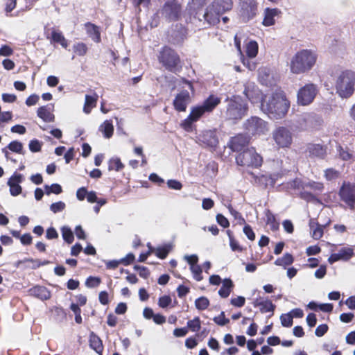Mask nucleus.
<instances>
[{"label": "nucleus", "instance_id": "nucleus-48", "mask_svg": "<svg viewBox=\"0 0 355 355\" xmlns=\"http://www.w3.org/2000/svg\"><path fill=\"white\" fill-rule=\"evenodd\" d=\"M281 324L284 327H290L293 325V316L291 313L282 314L280 316Z\"/></svg>", "mask_w": 355, "mask_h": 355}, {"label": "nucleus", "instance_id": "nucleus-40", "mask_svg": "<svg viewBox=\"0 0 355 355\" xmlns=\"http://www.w3.org/2000/svg\"><path fill=\"white\" fill-rule=\"evenodd\" d=\"M63 239L68 243H71L73 241V234L71 230L67 226H64L61 229Z\"/></svg>", "mask_w": 355, "mask_h": 355}, {"label": "nucleus", "instance_id": "nucleus-37", "mask_svg": "<svg viewBox=\"0 0 355 355\" xmlns=\"http://www.w3.org/2000/svg\"><path fill=\"white\" fill-rule=\"evenodd\" d=\"M205 113L207 112L205 110H204V108L200 105L193 107L191 109L189 115L191 116L193 121H197Z\"/></svg>", "mask_w": 355, "mask_h": 355}, {"label": "nucleus", "instance_id": "nucleus-16", "mask_svg": "<svg viewBox=\"0 0 355 355\" xmlns=\"http://www.w3.org/2000/svg\"><path fill=\"white\" fill-rule=\"evenodd\" d=\"M354 256V250L352 248L344 247L338 250L337 253L330 255L328 261L332 264L340 260L348 261Z\"/></svg>", "mask_w": 355, "mask_h": 355}, {"label": "nucleus", "instance_id": "nucleus-8", "mask_svg": "<svg viewBox=\"0 0 355 355\" xmlns=\"http://www.w3.org/2000/svg\"><path fill=\"white\" fill-rule=\"evenodd\" d=\"M318 87L313 83H308L300 88L297 94V101L300 105L311 104L316 96Z\"/></svg>", "mask_w": 355, "mask_h": 355}, {"label": "nucleus", "instance_id": "nucleus-62", "mask_svg": "<svg viewBox=\"0 0 355 355\" xmlns=\"http://www.w3.org/2000/svg\"><path fill=\"white\" fill-rule=\"evenodd\" d=\"M171 302V298L168 295H164L159 297L158 304L162 308H166Z\"/></svg>", "mask_w": 355, "mask_h": 355}, {"label": "nucleus", "instance_id": "nucleus-11", "mask_svg": "<svg viewBox=\"0 0 355 355\" xmlns=\"http://www.w3.org/2000/svg\"><path fill=\"white\" fill-rule=\"evenodd\" d=\"M339 195L351 209H354L355 203V185L349 182H344L339 191Z\"/></svg>", "mask_w": 355, "mask_h": 355}, {"label": "nucleus", "instance_id": "nucleus-24", "mask_svg": "<svg viewBox=\"0 0 355 355\" xmlns=\"http://www.w3.org/2000/svg\"><path fill=\"white\" fill-rule=\"evenodd\" d=\"M279 12L277 8H267L264 11V18L263 24L266 26H270L275 24V17Z\"/></svg>", "mask_w": 355, "mask_h": 355}, {"label": "nucleus", "instance_id": "nucleus-33", "mask_svg": "<svg viewBox=\"0 0 355 355\" xmlns=\"http://www.w3.org/2000/svg\"><path fill=\"white\" fill-rule=\"evenodd\" d=\"M258 53V44L254 40L250 41L246 44V54L248 57L254 58L257 56Z\"/></svg>", "mask_w": 355, "mask_h": 355}, {"label": "nucleus", "instance_id": "nucleus-22", "mask_svg": "<svg viewBox=\"0 0 355 355\" xmlns=\"http://www.w3.org/2000/svg\"><path fill=\"white\" fill-rule=\"evenodd\" d=\"M85 28L87 34L94 42L99 43L101 42V33L98 26L87 22L85 24Z\"/></svg>", "mask_w": 355, "mask_h": 355}, {"label": "nucleus", "instance_id": "nucleus-43", "mask_svg": "<svg viewBox=\"0 0 355 355\" xmlns=\"http://www.w3.org/2000/svg\"><path fill=\"white\" fill-rule=\"evenodd\" d=\"M309 188L317 192H322L324 189V185L322 182L309 181L304 183V189Z\"/></svg>", "mask_w": 355, "mask_h": 355}, {"label": "nucleus", "instance_id": "nucleus-55", "mask_svg": "<svg viewBox=\"0 0 355 355\" xmlns=\"http://www.w3.org/2000/svg\"><path fill=\"white\" fill-rule=\"evenodd\" d=\"M101 279L96 277H89L85 282V285L88 288H94L99 285Z\"/></svg>", "mask_w": 355, "mask_h": 355}, {"label": "nucleus", "instance_id": "nucleus-3", "mask_svg": "<svg viewBox=\"0 0 355 355\" xmlns=\"http://www.w3.org/2000/svg\"><path fill=\"white\" fill-rule=\"evenodd\" d=\"M226 102L225 118L236 123L247 114L248 105L245 100L240 96L227 98Z\"/></svg>", "mask_w": 355, "mask_h": 355}, {"label": "nucleus", "instance_id": "nucleus-51", "mask_svg": "<svg viewBox=\"0 0 355 355\" xmlns=\"http://www.w3.org/2000/svg\"><path fill=\"white\" fill-rule=\"evenodd\" d=\"M196 122L191 118L190 115H189L185 119H184L181 123V127L186 130L187 132H191L192 130V124Z\"/></svg>", "mask_w": 355, "mask_h": 355}, {"label": "nucleus", "instance_id": "nucleus-46", "mask_svg": "<svg viewBox=\"0 0 355 355\" xmlns=\"http://www.w3.org/2000/svg\"><path fill=\"white\" fill-rule=\"evenodd\" d=\"M45 193L46 195H50L51 193L55 194H60L62 191V187L58 184H52L51 186L45 185Z\"/></svg>", "mask_w": 355, "mask_h": 355}, {"label": "nucleus", "instance_id": "nucleus-12", "mask_svg": "<svg viewBox=\"0 0 355 355\" xmlns=\"http://www.w3.org/2000/svg\"><path fill=\"white\" fill-rule=\"evenodd\" d=\"M257 3L256 0H241V16L243 21H249L252 19L257 13Z\"/></svg>", "mask_w": 355, "mask_h": 355}, {"label": "nucleus", "instance_id": "nucleus-34", "mask_svg": "<svg viewBox=\"0 0 355 355\" xmlns=\"http://www.w3.org/2000/svg\"><path fill=\"white\" fill-rule=\"evenodd\" d=\"M266 223L270 225L272 231H276L279 228V223L277 221L275 215L270 211H266Z\"/></svg>", "mask_w": 355, "mask_h": 355}, {"label": "nucleus", "instance_id": "nucleus-17", "mask_svg": "<svg viewBox=\"0 0 355 355\" xmlns=\"http://www.w3.org/2000/svg\"><path fill=\"white\" fill-rule=\"evenodd\" d=\"M249 143V138L246 135L239 134L232 137L228 145L233 151H241Z\"/></svg>", "mask_w": 355, "mask_h": 355}, {"label": "nucleus", "instance_id": "nucleus-9", "mask_svg": "<svg viewBox=\"0 0 355 355\" xmlns=\"http://www.w3.org/2000/svg\"><path fill=\"white\" fill-rule=\"evenodd\" d=\"M180 10L181 7L177 0H167L158 14L166 20L175 21L179 18Z\"/></svg>", "mask_w": 355, "mask_h": 355}, {"label": "nucleus", "instance_id": "nucleus-15", "mask_svg": "<svg viewBox=\"0 0 355 355\" xmlns=\"http://www.w3.org/2000/svg\"><path fill=\"white\" fill-rule=\"evenodd\" d=\"M200 143L209 147H215L218 143V137L214 130L202 131L198 137Z\"/></svg>", "mask_w": 355, "mask_h": 355}, {"label": "nucleus", "instance_id": "nucleus-52", "mask_svg": "<svg viewBox=\"0 0 355 355\" xmlns=\"http://www.w3.org/2000/svg\"><path fill=\"white\" fill-rule=\"evenodd\" d=\"M190 270L193 274V278L200 282L202 279V270L199 265H196L194 266L190 267Z\"/></svg>", "mask_w": 355, "mask_h": 355}, {"label": "nucleus", "instance_id": "nucleus-56", "mask_svg": "<svg viewBox=\"0 0 355 355\" xmlns=\"http://www.w3.org/2000/svg\"><path fill=\"white\" fill-rule=\"evenodd\" d=\"M228 209H229V211L231 214V215L232 216H234V218L236 220H238V222L240 225L244 224L245 223V219L243 218L241 214L239 211H237L236 210L233 209V207L232 206H229Z\"/></svg>", "mask_w": 355, "mask_h": 355}, {"label": "nucleus", "instance_id": "nucleus-45", "mask_svg": "<svg viewBox=\"0 0 355 355\" xmlns=\"http://www.w3.org/2000/svg\"><path fill=\"white\" fill-rule=\"evenodd\" d=\"M124 167L121 159L118 157L112 158L110 160L109 170H115L119 171Z\"/></svg>", "mask_w": 355, "mask_h": 355}, {"label": "nucleus", "instance_id": "nucleus-49", "mask_svg": "<svg viewBox=\"0 0 355 355\" xmlns=\"http://www.w3.org/2000/svg\"><path fill=\"white\" fill-rule=\"evenodd\" d=\"M337 152L339 155V157L343 160H349L352 157V154L347 148H343L341 146H337Z\"/></svg>", "mask_w": 355, "mask_h": 355}, {"label": "nucleus", "instance_id": "nucleus-26", "mask_svg": "<svg viewBox=\"0 0 355 355\" xmlns=\"http://www.w3.org/2000/svg\"><path fill=\"white\" fill-rule=\"evenodd\" d=\"M234 287L233 282L230 278H226L222 282V286L218 291V295L223 298H227Z\"/></svg>", "mask_w": 355, "mask_h": 355}, {"label": "nucleus", "instance_id": "nucleus-61", "mask_svg": "<svg viewBox=\"0 0 355 355\" xmlns=\"http://www.w3.org/2000/svg\"><path fill=\"white\" fill-rule=\"evenodd\" d=\"M28 147L31 152L37 153L41 150V144L38 140L33 139L29 142Z\"/></svg>", "mask_w": 355, "mask_h": 355}, {"label": "nucleus", "instance_id": "nucleus-13", "mask_svg": "<svg viewBox=\"0 0 355 355\" xmlns=\"http://www.w3.org/2000/svg\"><path fill=\"white\" fill-rule=\"evenodd\" d=\"M24 181V175L22 174L15 172L8 179L7 184L10 188V195L17 196L21 193L22 187L20 184Z\"/></svg>", "mask_w": 355, "mask_h": 355}, {"label": "nucleus", "instance_id": "nucleus-35", "mask_svg": "<svg viewBox=\"0 0 355 355\" xmlns=\"http://www.w3.org/2000/svg\"><path fill=\"white\" fill-rule=\"evenodd\" d=\"M51 38L54 42L59 43L63 48L66 49L68 46V42L61 32L52 31Z\"/></svg>", "mask_w": 355, "mask_h": 355}, {"label": "nucleus", "instance_id": "nucleus-60", "mask_svg": "<svg viewBox=\"0 0 355 355\" xmlns=\"http://www.w3.org/2000/svg\"><path fill=\"white\" fill-rule=\"evenodd\" d=\"M312 237L315 239H320L323 235V229L320 225H316V227L311 230Z\"/></svg>", "mask_w": 355, "mask_h": 355}, {"label": "nucleus", "instance_id": "nucleus-63", "mask_svg": "<svg viewBox=\"0 0 355 355\" xmlns=\"http://www.w3.org/2000/svg\"><path fill=\"white\" fill-rule=\"evenodd\" d=\"M217 223L223 227H227L230 225L228 220L221 214H218L216 217Z\"/></svg>", "mask_w": 355, "mask_h": 355}, {"label": "nucleus", "instance_id": "nucleus-53", "mask_svg": "<svg viewBox=\"0 0 355 355\" xmlns=\"http://www.w3.org/2000/svg\"><path fill=\"white\" fill-rule=\"evenodd\" d=\"M71 310L75 314V321L78 324H80L82 322V317L80 315L81 310L79 308L78 305L76 304L72 303L70 306Z\"/></svg>", "mask_w": 355, "mask_h": 355}, {"label": "nucleus", "instance_id": "nucleus-57", "mask_svg": "<svg viewBox=\"0 0 355 355\" xmlns=\"http://www.w3.org/2000/svg\"><path fill=\"white\" fill-rule=\"evenodd\" d=\"M213 320L220 326H224L230 322V320L225 318V313L223 311L219 315L214 317Z\"/></svg>", "mask_w": 355, "mask_h": 355}, {"label": "nucleus", "instance_id": "nucleus-41", "mask_svg": "<svg viewBox=\"0 0 355 355\" xmlns=\"http://www.w3.org/2000/svg\"><path fill=\"white\" fill-rule=\"evenodd\" d=\"M187 327L193 332H197L200 329L201 322L198 317L194 318L187 322Z\"/></svg>", "mask_w": 355, "mask_h": 355}, {"label": "nucleus", "instance_id": "nucleus-39", "mask_svg": "<svg viewBox=\"0 0 355 355\" xmlns=\"http://www.w3.org/2000/svg\"><path fill=\"white\" fill-rule=\"evenodd\" d=\"M72 48L74 53L79 56L85 55L88 50L87 45L83 42L75 43Z\"/></svg>", "mask_w": 355, "mask_h": 355}, {"label": "nucleus", "instance_id": "nucleus-44", "mask_svg": "<svg viewBox=\"0 0 355 355\" xmlns=\"http://www.w3.org/2000/svg\"><path fill=\"white\" fill-rule=\"evenodd\" d=\"M209 305V300L206 297H200L195 301V306L198 310H205Z\"/></svg>", "mask_w": 355, "mask_h": 355}, {"label": "nucleus", "instance_id": "nucleus-59", "mask_svg": "<svg viewBox=\"0 0 355 355\" xmlns=\"http://www.w3.org/2000/svg\"><path fill=\"white\" fill-rule=\"evenodd\" d=\"M300 196L302 199L308 202H319L318 199L310 192L302 191L300 192Z\"/></svg>", "mask_w": 355, "mask_h": 355}, {"label": "nucleus", "instance_id": "nucleus-7", "mask_svg": "<svg viewBox=\"0 0 355 355\" xmlns=\"http://www.w3.org/2000/svg\"><path fill=\"white\" fill-rule=\"evenodd\" d=\"M245 133L250 136H256L265 134L268 131L267 123L257 116H251L243 124Z\"/></svg>", "mask_w": 355, "mask_h": 355}, {"label": "nucleus", "instance_id": "nucleus-5", "mask_svg": "<svg viewBox=\"0 0 355 355\" xmlns=\"http://www.w3.org/2000/svg\"><path fill=\"white\" fill-rule=\"evenodd\" d=\"M158 59L160 63L171 72H175L180 59L178 53L168 46H164L159 52Z\"/></svg>", "mask_w": 355, "mask_h": 355}, {"label": "nucleus", "instance_id": "nucleus-31", "mask_svg": "<svg viewBox=\"0 0 355 355\" xmlns=\"http://www.w3.org/2000/svg\"><path fill=\"white\" fill-rule=\"evenodd\" d=\"M294 261V259L291 254L286 253L282 257L278 258L275 261L276 266H282L286 268V266L291 265Z\"/></svg>", "mask_w": 355, "mask_h": 355}, {"label": "nucleus", "instance_id": "nucleus-2", "mask_svg": "<svg viewBox=\"0 0 355 355\" xmlns=\"http://www.w3.org/2000/svg\"><path fill=\"white\" fill-rule=\"evenodd\" d=\"M317 58V53L314 51L310 49L300 50L291 60V71L295 74L306 73L313 67Z\"/></svg>", "mask_w": 355, "mask_h": 355}, {"label": "nucleus", "instance_id": "nucleus-30", "mask_svg": "<svg viewBox=\"0 0 355 355\" xmlns=\"http://www.w3.org/2000/svg\"><path fill=\"white\" fill-rule=\"evenodd\" d=\"M98 99V96L95 94L94 96L86 95L83 111L86 114H89L91 112V109L96 106V103Z\"/></svg>", "mask_w": 355, "mask_h": 355}, {"label": "nucleus", "instance_id": "nucleus-36", "mask_svg": "<svg viewBox=\"0 0 355 355\" xmlns=\"http://www.w3.org/2000/svg\"><path fill=\"white\" fill-rule=\"evenodd\" d=\"M171 249V245L166 244L163 246H159L155 248V255L163 259H165Z\"/></svg>", "mask_w": 355, "mask_h": 355}, {"label": "nucleus", "instance_id": "nucleus-47", "mask_svg": "<svg viewBox=\"0 0 355 355\" xmlns=\"http://www.w3.org/2000/svg\"><path fill=\"white\" fill-rule=\"evenodd\" d=\"M227 236L230 239V246L232 251L236 252H241L242 251V248L239 244L238 241L234 239L233 237L232 232L230 230L227 231Z\"/></svg>", "mask_w": 355, "mask_h": 355}, {"label": "nucleus", "instance_id": "nucleus-54", "mask_svg": "<svg viewBox=\"0 0 355 355\" xmlns=\"http://www.w3.org/2000/svg\"><path fill=\"white\" fill-rule=\"evenodd\" d=\"M66 205L62 201H58L54 203H52L50 205V210L54 213H58L63 211L65 209Z\"/></svg>", "mask_w": 355, "mask_h": 355}, {"label": "nucleus", "instance_id": "nucleus-28", "mask_svg": "<svg viewBox=\"0 0 355 355\" xmlns=\"http://www.w3.org/2000/svg\"><path fill=\"white\" fill-rule=\"evenodd\" d=\"M37 116L45 122H52L54 121V115L51 110L47 106H42L38 108Z\"/></svg>", "mask_w": 355, "mask_h": 355}, {"label": "nucleus", "instance_id": "nucleus-14", "mask_svg": "<svg viewBox=\"0 0 355 355\" xmlns=\"http://www.w3.org/2000/svg\"><path fill=\"white\" fill-rule=\"evenodd\" d=\"M190 95L188 91L183 90L176 95L173 100V106L178 112H184L189 103Z\"/></svg>", "mask_w": 355, "mask_h": 355}, {"label": "nucleus", "instance_id": "nucleus-19", "mask_svg": "<svg viewBox=\"0 0 355 355\" xmlns=\"http://www.w3.org/2000/svg\"><path fill=\"white\" fill-rule=\"evenodd\" d=\"M220 14L210 5L202 15L204 20L208 25H215L220 21Z\"/></svg>", "mask_w": 355, "mask_h": 355}, {"label": "nucleus", "instance_id": "nucleus-4", "mask_svg": "<svg viewBox=\"0 0 355 355\" xmlns=\"http://www.w3.org/2000/svg\"><path fill=\"white\" fill-rule=\"evenodd\" d=\"M335 89L342 98H349L355 90V72L352 70L341 71L336 79Z\"/></svg>", "mask_w": 355, "mask_h": 355}, {"label": "nucleus", "instance_id": "nucleus-25", "mask_svg": "<svg viewBox=\"0 0 355 355\" xmlns=\"http://www.w3.org/2000/svg\"><path fill=\"white\" fill-rule=\"evenodd\" d=\"M89 342L90 347L93 349L96 353L101 355L102 351L103 349V345L101 338L94 332H91L89 334Z\"/></svg>", "mask_w": 355, "mask_h": 355}, {"label": "nucleus", "instance_id": "nucleus-29", "mask_svg": "<svg viewBox=\"0 0 355 355\" xmlns=\"http://www.w3.org/2000/svg\"><path fill=\"white\" fill-rule=\"evenodd\" d=\"M99 131L101 132L105 138L110 139L113 135L114 125L112 121H105L99 127Z\"/></svg>", "mask_w": 355, "mask_h": 355}, {"label": "nucleus", "instance_id": "nucleus-58", "mask_svg": "<svg viewBox=\"0 0 355 355\" xmlns=\"http://www.w3.org/2000/svg\"><path fill=\"white\" fill-rule=\"evenodd\" d=\"M339 175L338 171L334 168H328L324 171V177L328 180L336 179Z\"/></svg>", "mask_w": 355, "mask_h": 355}, {"label": "nucleus", "instance_id": "nucleus-64", "mask_svg": "<svg viewBox=\"0 0 355 355\" xmlns=\"http://www.w3.org/2000/svg\"><path fill=\"white\" fill-rule=\"evenodd\" d=\"M230 302L234 306L242 307L245 304V299L244 297L239 296L236 298H232Z\"/></svg>", "mask_w": 355, "mask_h": 355}, {"label": "nucleus", "instance_id": "nucleus-32", "mask_svg": "<svg viewBox=\"0 0 355 355\" xmlns=\"http://www.w3.org/2000/svg\"><path fill=\"white\" fill-rule=\"evenodd\" d=\"M254 83H248L245 85V89L243 91V94L247 97V98L252 103H254L253 100V95L259 94V91L258 89H254Z\"/></svg>", "mask_w": 355, "mask_h": 355}, {"label": "nucleus", "instance_id": "nucleus-21", "mask_svg": "<svg viewBox=\"0 0 355 355\" xmlns=\"http://www.w3.org/2000/svg\"><path fill=\"white\" fill-rule=\"evenodd\" d=\"M254 306L259 307L262 313L270 312L272 315L275 309V305L269 300L256 299L254 302Z\"/></svg>", "mask_w": 355, "mask_h": 355}, {"label": "nucleus", "instance_id": "nucleus-50", "mask_svg": "<svg viewBox=\"0 0 355 355\" xmlns=\"http://www.w3.org/2000/svg\"><path fill=\"white\" fill-rule=\"evenodd\" d=\"M288 189H304V183L299 178H295L287 183Z\"/></svg>", "mask_w": 355, "mask_h": 355}, {"label": "nucleus", "instance_id": "nucleus-18", "mask_svg": "<svg viewBox=\"0 0 355 355\" xmlns=\"http://www.w3.org/2000/svg\"><path fill=\"white\" fill-rule=\"evenodd\" d=\"M307 152L310 157L318 159H324L326 157L327 147L320 144H310L307 147Z\"/></svg>", "mask_w": 355, "mask_h": 355}, {"label": "nucleus", "instance_id": "nucleus-1", "mask_svg": "<svg viewBox=\"0 0 355 355\" xmlns=\"http://www.w3.org/2000/svg\"><path fill=\"white\" fill-rule=\"evenodd\" d=\"M290 107V102L282 92L272 94L265 96L261 104V110L270 119L283 118Z\"/></svg>", "mask_w": 355, "mask_h": 355}, {"label": "nucleus", "instance_id": "nucleus-20", "mask_svg": "<svg viewBox=\"0 0 355 355\" xmlns=\"http://www.w3.org/2000/svg\"><path fill=\"white\" fill-rule=\"evenodd\" d=\"M221 99L218 96L211 94L201 105L207 113L211 112L220 103Z\"/></svg>", "mask_w": 355, "mask_h": 355}, {"label": "nucleus", "instance_id": "nucleus-10", "mask_svg": "<svg viewBox=\"0 0 355 355\" xmlns=\"http://www.w3.org/2000/svg\"><path fill=\"white\" fill-rule=\"evenodd\" d=\"M272 137L279 148H288L292 144V133L285 127H279L274 130Z\"/></svg>", "mask_w": 355, "mask_h": 355}, {"label": "nucleus", "instance_id": "nucleus-42", "mask_svg": "<svg viewBox=\"0 0 355 355\" xmlns=\"http://www.w3.org/2000/svg\"><path fill=\"white\" fill-rule=\"evenodd\" d=\"M7 148L14 153L24 154L23 144L20 141H12L8 145Z\"/></svg>", "mask_w": 355, "mask_h": 355}, {"label": "nucleus", "instance_id": "nucleus-27", "mask_svg": "<svg viewBox=\"0 0 355 355\" xmlns=\"http://www.w3.org/2000/svg\"><path fill=\"white\" fill-rule=\"evenodd\" d=\"M31 295L35 296L36 297L42 300H46L50 298L51 293L48 291V289L44 286H37L31 289Z\"/></svg>", "mask_w": 355, "mask_h": 355}, {"label": "nucleus", "instance_id": "nucleus-6", "mask_svg": "<svg viewBox=\"0 0 355 355\" xmlns=\"http://www.w3.org/2000/svg\"><path fill=\"white\" fill-rule=\"evenodd\" d=\"M237 164L241 166L258 167L261 165L262 157L256 152L254 148L243 150L236 157Z\"/></svg>", "mask_w": 355, "mask_h": 355}, {"label": "nucleus", "instance_id": "nucleus-23", "mask_svg": "<svg viewBox=\"0 0 355 355\" xmlns=\"http://www.w3.org/2000/svg\"><path fill=\"white\" fill-rule=\"evenodd\" d=\"M211 6L216 10L220 15L229 11L232 8V0H215Z\"/></svg>", "mask_w": 355, "mask_h": 355}, {"label": "nucleus", "instance_id": "nucleus-38", "mask_svg": "<svg viewBox=\"0 0 355 355\" xmlns=\"http://www.w3.org/2000/svg\"><path fill=\"white\" fill-rule=\"evenodd\" d=\"M205 113L207 112L205 110H204V108L200 105L193 107L191 109L189 115L191 116L193 121H197Z\"/></svg>", "mask_w": 355, "mask_h": 355}]
</instances>
